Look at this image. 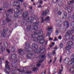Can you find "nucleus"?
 <instances>
[{
    "label": "nucleus",
    "mask_w": 74,
    "mask_h": 74,
    "mask_svg": "<svg viewBox=\"0 0 74 74\" xmlns=\"http://www.w3.org/2000/svg\"><path fill=\"white\" fill-rule=\"evenodd\" d=\"M40 23V22H36L35 23H34L33 24V26L32 27V29L33 30H37V29L38 28V25H39Z\"/></svg>",
    "instance_id": "39448f33"
},
{
    "label": "nucleus",
    "mask_w": 74,
    "mask_h": 74,
    "mask_svg": "<svg viewBox=\"0 0 74 74\" xmlns=\"http://www.w3.org/2000/svg\"><path fill=\"white\" fill-rule=\"evenodd\" d=\"M52 53L53 55H55L56 54V51L55 50H54L52 52Z\"/></svg>",
    "instance_id": "c03bdc74"
},
{
    "label": "nucleus",
    "mask_w": 74,
    "mask_h": 74,
    "mask_svg": "<svg viewBox=\"0 0 74 74\" xmlns=\"http://www.w3.org/2000/svg\"><path fill=\"white\" fill-rule=\"evenodd\" d=\"M58 0H53V3H56L58 1Z\"/></svg>",
    "instance_id": "a19ab883"
},
{
    "label": "nucleus",
    "mask_w": 74,
    "mask_h": 74,
    "mask_svg": "<svg viewBox=\"0 0 74 74\" xmlns=\"http://www.w3.org/2000/svg\"><path fill=\"white\" fill-rule=\"evenodd\" d=\"M72 73H73V71H74V68H72L70 69V71H71Z\"/></svg>",
    "instance_id": "37998d69"
},
{
    "label": "nucleus",
    "mask_w": 74,
    "mask_h": 74,
    "mask_svg": "<svg viewBox=\"0 0 74 74\" xmlns=\"http://www.w3.org/2000/svg\"><path fill=\"white\" fill-rule=\"evenodd\" d=\"M23 5L25 6V7H27V4L26 3H24Z\"/></svg>",
    "instance_id": "5fc2aeb1"
},
{
    "label": "nucleus",
    "mask_w": 74,
    "mask_h": 74,
    "mask_svg": "<svg viewBox=\"0 0 74 74\" xmlns=\"http://www.w3.org/2000/svg\"><path fill=\"white\" fill-rule=\"evenodd\" d=\"M55 73H56V72L54 70L53 71V74H55Z\"/></svg>",
    "instance_id": "0e129e2a"
},
{
    "label": "nucleus",
    "mask_w": 74,
    "mask_h": 74,
    "mask_svg": "<svg viewBox=\"0 0 74 74\" xmlns=\"http://www.w3.org/2000/svg\"><path fill=\"white\" fill-rule=\"evenodd\" d=\"M56 25H61V21L60 20H59L57 22Z\"/></svg>",
    "instance_id": "7c9ffc66"
},
{
    "label": "nucleus",
    "mask_w": 74,
    "mask_h": 74,
    "mask_svg": "<svg viewBox=\"0 0 74 74\" xmlns=\"http://www.w3.org/2000/svg\"><path fill=\"white\" fill-rule=\"evenodd\" d=\"M42 62H43V60H39L38 62V63H42Z\"/></svg>",
    "instance_id": "603ef678"
},
{
    "label": "nucleus",
    "mask_w": 74,
    "mask_h": 74,
    "mask_svg": "<svg viewBox=\"0 0 74 74\" xmlns=\"http://www.w3.org/2000/svg\"><path fill=\"white\" fill-rule=\"evenodd\" d=\"M32 47L33 48H36V47H37V46L36 44H34L32 45Z\"/></svg>",
    "instance_id": "72a5a7b5"
},
{
    "label": "nucleus",
    "mask_w": 74,
    "mask_h": 74,
    "mask_svg": "<svg viewBox=\"0 0 74 74\" xmlns=\"http://www.w3.org/2000/svg\"><path fill=\"white\" fill-rule=\"evenodd\" d=\"M23 52V50L22 49H19L18 50V53L19 55H22Z\"/></svg>",
    "instance_id": "f3484780"
},
{
    "label": "nucleus",
    "mask_w": 74,
    "mask_h": 74,
    "mask_svg": "<svg viewBox=\"0 0 74 74\" xmlns=\"http://www.w3.org/2000/svg\"><path fill=\"white\" fill-rule=\"evenodd\" d=\"M28 55H29V54H28L26 55V57H27V58H30V57H29V56H28Z\"/></svg>",
    "instance_id": "e2e57ef3"
},
{
    "label": "nucleus",
    "mask_w": 74,
    "mask_h": 74,
    "mask_svg": "<svg viewBox=\"0 0 74 74\" xmlns=\"http://www.w3.org/2000/svg\"><path fill=\"white\" fill-rule=\"evenodd\" d=\"M34 34L35 35H38V37L37 38V39H40V38H44V35H43V32L41 30H39V31L38 33H37L36 32H35L34 33Z\"/></svg>",
    "instance_id": "f03ea898"
},
{
    "label": "nucleus",
    "mask_w": 74,
    "mask_h": 74,
    "mask_svg": "<svg viewBox=\"0 0 74 74\" xmlns=\"http://www.w3.org/2000/svg\"><path fill=\"white\" fill-rule=\"evenodd\" d=\"M71 48V47L70 46H67L66 47V50H69V49H70Z\"/></svg>",
    "instance_id": "393cba45"
},
{
    "label": "nucleus",
    "mask_w": 74,
    "mask_h": 74,
    "mask_svg": "<svg viewBox=\"0 0 74 74\" xmlns=\"http://www.w3.org/2000/svg\"><path fill=\"white\" fill-rule=\"evenodd\" d=\"M5 67L6 68V69H5V72L6 73L9 74L10 72V66H9V64L10 63L8 62L7 60H6L5 62Z\"/></svg>",
    "instance_id": "7ed1b4c3"
},
{
    "label": "nucleus",
    "mask_w": 74,
    "mask_h": 74,
    "mask_svg": "<svg viewBox=\"0 0 74 74\" xmlns=\"http://www.w3.org/2000/svg\"><path fill=\"white\" fill-rule=\"evenodd\" d=\"M44 45H42L40 47V49L38 48L36 49L34 51V52L35 53H38L39 51H45V49H44Z\"/></svg>",
    "instance_id": "0eeeda50"
},
{
    "label": "nucleus",
    "mask_w": 74,
    "mask_h": 74,
    "mask_svg": "<svg viewBox=\"0 0 74 74\" xmlns=\"http://www.w3.org/2000/svg\"><path fill=\"white\" fill-rule=\"evenodd\" d=\"M73 3L72 1H69L68 2V5H72Z\"/></svg>",
    "instance_id": "bb28decb"
},
{
    "label": "nucleus",
    "mask_w": 74,
    "mask_h": 74,
    "mask_svg": "<svg viewBox=\"0 0 74 74\" xmlns=\"http://www.w3.org/2000/svg\"><path fill=\"white\" fill-rule=\"evenodd\" d=\"M48 12H49V10H46V11H43L42 14V15H43V16H46Z\"/></svg>",
    "instance_id": "dca6fc26"
},
{
    "label": "nucleus",
    "mask_w": 74,
    "mask_h": 74,
    "mask_svg": "<svg viewBox=\"0 0 74 74\" xmlns=\"http://www.w3.org/2000/svg\"><path fill=\"white\" fill-rule=\"evenodd\" d=\"M6 21L7 22H10V21H11V20L8 19V18H6Z\"/></svg>",
    "instance_id": "4c0bfd02"
},
{
    "label": "nucleus",
    "mask_w": 74,
    "mask_h": 74,
    "mask_svg": "<svg viewBox=\"0 0 74 74\" xmlns=\"http://www.w3.org/2000/svg\"><path fill=\"white\" fill-rule=\"evenodd\" d=\"M34 18L36 20H38L39 19L38 18L37 16L34 15L32 17L28 18V19L27 20V21L28 22H32L33 21V19H34Z\"/></svg>",
    "instance_id": "20e7f679"
},
{
    "label": "nucleus",
    "mask_w": 74,
    "mask_h": 74,
    "mask_svg": "<svg viewBox=\"0 0 74 74\" xmlns=\"http://www.w3.org/2000/svg\"><path fill=\"white\" fill-rule=\"evenodd\" d=\"M15 14L14 16L15 17H17L20 14H21V12L19 11V10H18V9L16 8L15 9V10H14Z\"/></svg>",
    "instance_id": "6e6552de"
},
{
    "label": "nucleus",
    "mask_w": 74,
    "mask_h": 74,
    "mask_svg": "<svg viewBox=\"0 0 74 74\" xmlns=\"http://www.w3.org/2000/svg\"><path fill=\"white\" fill-rule=\"evenodd\" d=\"M20 4V3H19V1H16L14 2L13 3V6H15V5H16V7H18V8H20L21 7L20 6V5H18V4Z\"/></svg>",
    "instance_id": "ddd939ff"
},
{
    "label": "nucleus",
    "mask_w": 74,
    "mask_h": 74,
    "mask_svg": "<svg viewBox=\"0 0 74 74\" xmlns=\"http://www.w3.org/2000/svg\"><path fill=\"white\" fill-rule=\"evenodd\" d=\"M41 74H45V72L42 73Z\"/></svg>",
    "instance_id": "774afa93"
},
{
    "label": "nucleus",
    "mask_w": 74,
    "mask_h": 74,
    "mask_svg": "<svg viewBox=\"0 0 74 74\" xmlns=\"http://www.w3.org/2000/svg\"><path fill=\"white\" fill-rule=\"evenodd\" d=\"M11 58L12 59H16V55L14 54H13L11 56Z\"/></svg>",
    "instance_id": "a211bd4d"
},
{
    "label": "nucleus",
    "mask_w": 74,
    "mask_h": 74,
    "mask_svg": "<svg viewBox=\"0 0 74 74\" xmlns=\"http://www.w3.org/2000/svg\"><path fill=\"white\" fill-rule=\"evenodd\" d=\"M63 15H64L65 16H66L67 17V12H64V14Z\"/></svg>",
    "instance_id": "09e8293b"
},
{
    "label": "nucleus",
    "mask_w": 74,
    "mask_h": 74,
    "mask_svg": "<svg viewBox=\"0 0 74 74\" xmlns=\"http://www.w3.org/2000/svg\"><path fill=\"white\" fill-rule=\"evenodd\" d=\"M16 49L15 47H11V51L12 52H14L15 51Z\"/></svg>",
    "instance_id": "412c9836"
},
{
    "label": "nucleus",
    "mask_w": 74,
    "mask_h": 74,
    "mask_svg": "<svg viewBox=\"0 0 74 74\" xmlns=\"http://www.w3.org/2000/svg\"><path fill=\"white\" fill-rule=\"evenodd\" d=\"M66 16H65L64 15H63L62 16V19H66Z\"/></svg>",
    "instance_id": "49530a36"
},
{
    "label": "nucleus",
    "mask_w": 74,
    "mask_h": 74,
    "mask_svg": "<svg viewBox=\"0 0 74 74\" xmlns=\"http://www.w3.org/2000/svg\"><path fill=\"white\" fill-rule=\"evenodd\" d=\"M58 4H60V5H62V2H61V3H58Z\"/></svg>",
    "instance_id": "69168bd1"
},
{
    "label": "nucleus",
    "mask_w": 74,
    "mask_h": 74,
    "mask_svg": "<svg viewBox=\"0 0 74 74\" xmlns=\"http://www.w3.org/2000/svg\"><path fill=\"white\" fill-rule=\"evenodd\" d=\"M74 33V28L71 31H68L66 33L65 36L67 38V40H72L74 41V35H73L72 34Z\"/></svg>",
    "instance_id": "f257e3e1"
},
{
    "label": "nucleus",
    "mask_w": 74,
    "mask_h": 74,
    "mask_svg": "<svg viewBox=\"0 0 74 74\" xmlns=\"http://www.w3.org/2000/svg\"><path fill=\"white\" fill-rule=\"evenodd\" d=\"M72 16L71 15H69L68 17V19L69 21H71V19H72V18H71Z\"/></svg>",
    "instance_id": "f704fd0d"
},
{
    "label": "nucleus",
    "mask_w": 74,
    "mask_h": 74,
    "mask_svg": "<svg viewBox=\"0 0 74 74\" xmlns=\"http://www.w3.org/2000/svg\"><path fill=\"white\" fill-rule=\"evenodd\" d=\"M44 21H45V20H44V19H42L41 21V23H43V22H44Z\"/></svg>",
    "instance_id": "680f3d73"
},
{
    "label": "nucleus",
    "mask_w": 74,
    "mask_h": 74,
    "mask_svg": "<svg viewBox=\"0 0 74 74\" xmlns=\"http://www.w3.org/2000/svg\"><path fill=\"white\" fill-rule=\"evenodd\" d=\"M61 68H62V70H59V74H61V73H62V71H63V66H61Z\"/></svg>",
    "instance_id": "c756f323"
},
{
    "label": "nucleus",
    "mask_w": 74,
    "mask_h": 74,
    "mask_svg": "<svg viewBox=\"0 0 74 74\" xmlns=\"http://www.w3.org/2000/svg\"><path fill=\"white\" fill-rule=\"evenodd\" d=\"M46 21H49V17L47 16L45 18Z\"/></svg>",
    "instance_id": "2f4dec72"
},
{
    "label": "nucleus",
    "mask_w": 74,
    "mask_h": 74,
    "mask_svg": "<svg viewBox=\"0 0 74 74\" xmlns=\"http://www.w3.org/2000/svg\"><path fill=\"white\" fill-rule=\"evenodd\" d=\"M58 40L57 39V37H55L54 38V41H58Z\"/></svg>",
    "instance_id": "6e6d98bb"
},
{
    "label": "nucleus",
    "mask_w": 74,
    "mask_h": 74,
    "mask_svg": "<svg viewBox=\"0 0 74 74\" xmlns=\"http://www.w3.org/2000/svg\"><path fill=\"white\" fill-rule=\"evenodd\" d=\"M38 69L37 68H34L33 69V71H34V72H36V71H37Z\"/></svg>",
    "instance_id": "473e14b6"
},
{
    "label": "nucleus",
    "mask_w": 74,
    "mask_h": 74,
    "mask_svg": "<svg viewBox=\"0 0 74 74\" xmlns=\"http://www.w3.org/2000/svg\"><path fill=\"white\" fill-rule=\"evenodd\" d=\"M6 17H7L8 18H10L11 16H10V15L8 14H6Z\"/></svg>",
    "instance_id": "bf43d9fd"
},
{
    "label": "nucleus",
    "mask_w": 74,
    "mask_h": 74,
    "mask_svg": "<svg viewBox=\"0 0 74 74\" xmlns=\"http://www.w3.org/2000/svg\"><path fill=\"white\" fill-rule=\"evenodd\" d=\"M53 28V27L52 26H48V30L49 31L48 32L47 35V36L48 37H50V36H51V34L52 33Z\"/></svg>",
    "instance_id": "423d86ee"
},
{
    "label": "nucleus",
    "mask_w": 74,
    "mask_h": 74,
    "mask_svg": "<svg viewBox=\"0 0 74 74\" xmlns=\"http://www.w3.org/2000/svg\"><path fill=\"white\" fill-rule=\"evenodd\" d=\"M45 57V55H40L39 57L40 59H44Z\"/></svg>",
    "instance_id": "4be33fe9"
},
{
    "label": "nucleus",
    "mask_w": 74,
    "mask_h": 74,
    "mask_svg": "<svg viewBox=\"0 0 74 74\" xmlns=\"http://www.w3.org/2000/svg\"><path fill=\"white\" fill-rule=\"evenodd\" d=\"M40 39H37V38H34V41H38V40H40L39 43L40 44H44V42H45V40L44 39H43L42 38H40Z\"/></svg>",
    "instance_id": "9b49d317"
},
{
    "label": "nucleus",
    "mask_w": 74,
    "mask_h": 74,
    "mask_svg": "<svg viewBox=\"0 0 74 74\" xmlns=\"http://www.w3.org/2000/svg\"><path fill=\"white\" fill-rule=\"evenodd\" d=\"M60 30H63V29H64V27L63 26L62 27H60L59 28Z\"/></svg>",
    "instance_id": "c9c22d12"
},
{
    "label": "nucleus",
    "mask_w": 74,
    "mask_h": 74,
    "mask_svg": "<svg viewBox=\"0 0 74 74\" xmlns=\"http://www.w3.org/2000/svg\"><path fill=\"white\" fill-rule=\"evenodd\" d=\"M73 44V42L71 41H69L68 42V45H69V46H70V45H71Z\"/></svg>",
    "instance_id": "a878e982"
},
{
    "label": "nucleus",
    "mask_w": 74,
    "mask_h": 74,
    "mask_svg": "<svg viewBox=\"0 0 74 74\" xmlns=\"http://www.w3.org/2000/svg\"><path fill=\"white\" fill-rule=\"evenodd\" d=\"M28 15V13H27V12H25L23 14L22 16L24 18H25V17H26V16H27Z\"/></svg>",
    "instance_id": "aec40b11"
},
{
    "label": "nucleus",
    "mask_w": 74,
    "mask_h": 74,
    "mask_svg": "<svg viewBox=\"0 0 74 74\" xmlns=\"http://www.w3.org/2000/svg\"><path fill=\"white\" fill-rule=\"evenodd\" d=\"M69 62H70V58H66L64 60V63H66V64H70Z\"/></svg>",
    "instance_id": "2eb2a0df"
},
{
    "label": "nucleus",
    "mask_w": 74,
    "mask_h": 74,
    "mask_svg": "<svg viewBox=\"0 0 74 74\" xmlns=\"http://www.w3.org/2000/svg\"><path fill=\"white\" fill-rule=\"evenodd\" d=\"M67 10L69 13H71L73 12V8L71 6H68L67 7Z\"/></svg>",
    "instance_id": "4468645a"
},
{
    "label": "nucleus",
    "mask_w": 74,
    "mask_h": 74,
    "mask_svg": "<svg viewBox=\"0 0 74 74\" xmlns=\"http://www.w3.org/2000/svg\"><path fill=\"white\" fill-rule=\"evenodd\" d=\"M4 51H5V48L3 47H1L0 49V53H1V52H3Z\"/></svg>",
    "instance_id": "6ab92c4d"
},
{
    "label": "nucleus",
    "mask_w": 74,
    "mask_h": 74,
    "mask_svg": "<svg viewBox=\"0 0 74 74\" xmlns=\"http://www.w3.org/2000/svg\"><path fill=\"white\" fill-rule=\"evenodd\" d=\"M62 57H61L60 58V63H62Z\"/></svg>",
    "instance_id": "864d4df0"
},
{
    "label": "nucleus",
    "mask_w": 74,
    "mask_h": 74,
    "mask_svg": "<svg viewBox=\"0 0 74 74\" xmlns=\"http://www.w3.org/2000/svg\"><path fill=\"white\" fill-rule=\"evenodd\" d=\"M62 12H60V11H59L58 12V15H61L62 14Z\"/></svg>",
    "instance_id": "a18cd8bd"
},
{
    "label": "nucleus",
    "mask_w": 74,
    "mask_h": 74,
    "mask_svg": "<svg viewBox=\"0 0 74 74\" xmlns=\"http://www.w3.org/2000/svg\"><path fill=\"white\" fill-rule=\"evenodd\" d=\"M64 24L65 26H69V23L67 21H65L64 23Z\"/></svg>",
    "instance_id": "b1692460"
},
{
    "label": "nucleus",
    "mask_w": 74,
    "mask_h": 74,
    "mask_svg": "<svg viewBox=\"0 0 74 74\" xmlns=\"http://www.w3.org/2000/svg\"><path fill=\"white\" fill-rule=\"evenodd\" d=\"M3 44L4 47H8V43L7 42H4Z\"/></svg>",
    "instance_id": "5701e85b"
},
{
    "label": "nucleus",
    "mask_w": 74,
    "mask_h": 74,
    "mask_svg": "<svg viewBox=\"0 0 74 74\" xmlns=\"http://www.w3.org/2000/svg\"><path fill=\"white\" fill-rule=\"evenodd\" d=\"M71 59H73V60H74V54H73L72 55L71 57Z\"/></svg>",
    "instance_id": "79ce46f5"
},
{
    "label": "nucleus",
    "mask_w": 74,
    "mask_h": 74,
    "mask_svg": "<svg viewBox=\"0 0 74 74\" xmlns=\"http://www.w3.org/2000/svg\"><path fill=\"white\" fill-rule=\"evenodd\" d=\"M31 28V26H28L27 27V30H30Z\"/></svg>",
    "instance_id": "ea45409f"
},
{
    "label": "nucleus",
    "mask_w": 74,
    "mask_h": 74,
    "mask_svg": "<svg viewBox=\"0 0 74 74\" xmlns=\"http://www.w3.org/2000/svg\"><path fill=\"white\" fill-rule=\"evenodd\" d=\"M71 25L72 27H74V21H73L71 23Z\"/></svg>",
    "instance_id": "e433bc0d"
},
{
    "label": "nucleus",
    "mask_w": 74,
    "mask_h": 74,
    "mask_svg": "<svg viewBox=\"0 0 74 74\" xmlns=\"http://www.w3.org/2000/svg\"><path fill=\"white\" fill-rule=\"evenodd\" d=\"M58 38L60 40H61L62 39V36H61L60 35L59 36H58Z\"/></svg>",
    "instance_id": "3c124183"
},
{
    "label": "nucleus",
    "mask_w": 74,
    "mask_h": 74,
    "mask_svg": "<svg viewBox=\"0 0 74 74\" xmlns=\"http://www.w3.org/2000/svg\"><path fill=\"white\" fill-rule=\"evenodd\" d=\"M41 66V64H38L36 65V66L37 67H40Z\"/></svg>",
    "instance_id": "052dcab7"
},
{
    "label": "nucleus",
    "mask_w": 74,
    "mask_h": 74,
    "mask_svg": "<svg viewBox=\"0 0 74 74\" xmlns=\"http://www.w3.org/2000/svg\"><path fill=\"white\" fill-rule=\"evenodd\" d=\"M3 25H5V23L4 21H3Z\"/></svg>",
    "instance_id": "4d7b16f0"
},
{
    "label": "nucleus",
    "mask_w": 74,
    "mask_h": 74,
    "mask_svg": "<svg viewBox=\"0 0 74 74\" xmlns=\"http://www.w3.org/2000/svg\"><path fill=\"white\" fill-rule=\"evenodd\" d=\"M3 31H1V34L2 37H5V32L8 31V28L6 27H5L3 28Z\"/></svg>",
    "instance_id": "9d476101"
},
{
    "label": "nucleus",
    "mask_w": 74,
    "mask_h": 74,
    "mask_svg": "<svg viewBox=\"0 0 74 74\" xmlns=\"http://www.w3.org/2000/svg\"><path fill=\"white\" fill-rule=\"evenodd\" d=\"M74 60H73V59H71V61L70 62H69V63L70 64H73V63H74Z\"/></svg>",
    "instance_id": "cd10ccee"
},
{
    "label": "nucleus",
    "mask_w": 74,
    "mask_h": 74,
    "mask_svg": "<svg viewBox=\"0 0 74 74\" xmlns=\"http://www.w3.org/2000/svg\"><path fill=\"white\" fill-rule=\"evenodd\" d=\"M27 42L25 43V45L26 46L25 47V49L27 51V52H31V51L30 50H31L32 49L31 48H30V46H29V45H27Z\"/></svg>",
    "instance_id": "f8f14e48"
},
{
    "label": "nucleus",
    "mask_w": 74,
    "mask_h": 74,
    "mask_svg": "<svg viewBox=\"0 0 74 74\" xmlns=\"http://www.w3.org/2000/svg\"><path fill=\"white\" fill-rule=\"evenodd\" d=\"M15 64H16L15 63V62H12V67H13L15 68V67H14L15 66Z\"/></svg>",
    "instance_id": "c85d7f7f"
},
{
    "label": "nucleus",
    "mask_w": 74,
    "mask_h": 74,
    "mask_svg": "<svg viewBox=\"0 0 74 74\" xmlns=\"http://www.w3.org/2000/svg\"><path fill=\"white\" fill-rule=\"evenodd\" d=\"M52 60H50V61L49 62V64H50V63H51V62H52Z\"/></svg>",
    "instance_id": "338daca9"
},
{
    "label": "nucleus",
    "mask_w": 74,
    "mask_h": 74,
    "mask_svg": "<svg viewBox=\"0 0 74 74\" xmlns=\"http://www.w3.org/2000/svg\"><path fill=\"white\" fill-rule=\"evenodd\" d=\"M3 31H1V34L2 37H5V32L8 31V28L6 27H5L3 28Z\"/></svg>",
    "instance_id": "1a4fd4ad"
},
{
    "label": "nucleus",
    "mask_w": 74,
    "mask_h": 74,
    "mask_svg": "<svg viewBox=\"0 0 74 74\" xmlns=\"http://www.w3.org/2000/svg\"><path fill=\"white\" fill-rule=\"evenodd\" d=\"M43 1H40L39 2L40 4H42Z\"/></svg>",
    "instance_id": "13d9d810"
},
{
    "label": "nucleus",
    "mask_w": 74,
    "mask_h": 74,
    "mask_svg": "<svg viewBox=\"0 0 74 74\" xmlns=\"http://www.w3.org/2000/svg\"><path fill=\"white\" fill-rule=\"evenodd\" d=\"M60 47L61 48L63 47V45L62 43L60 44Z\"/></svg>",
    "instance_id": "58836bf2"
},
{
    "label": "nucleus",
    "mask_w": 74,
    "mask_h": 74,
    "mask_svg": "<svg viewBox=\"0 0 74 74\" xmlns=\"http://www.w3.org/2000/svg\"><path fill=\"white\" fill-rule=\"evenodd\" d=\"M6 51H7V52L8 53H10V50L9 49H7Z\"/></svg>",
    "instance_id": "de8ad7c7"
},
{
    "label": "nucleus",
    "mask_w": 74,
    "mask_h": 74,
    "mask_svg": "<svg viewBox=\"0 0 74 74\" xmlns=\"http://www.w3.org/2000/svg\"><path fill=\"white\" fill-rule=\"evenodd\" d=\"M8 12H12V10L10 9L8 11Z\"/></svg>",
    "instance_id": "8fccbe9b"
}]
</instances>
